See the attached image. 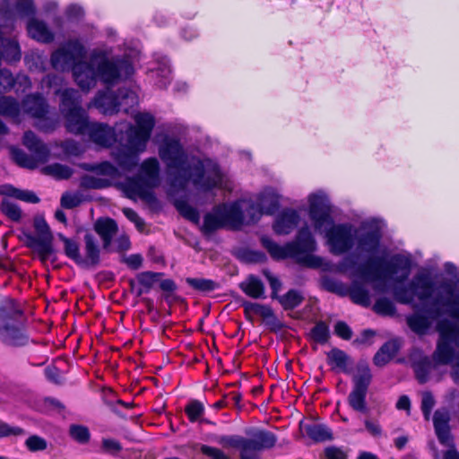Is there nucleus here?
Masks as SVG:
<instances>
[{
    "mask_svg": "<svg viewBox=\"0 0 459 459\" xmlns=\"http://www.w3.org/2000/svg\"><path fill=\"white\" fill-rule=\"evenodd\" d=\"M161 275L160 273H153V272H143L137 274V281L138 282L145 287L148 290H150L153 283L158 280V278Z\"/></svg>",
    "mask_w": 459,
    "mask_h": 459,
    "instance_id": "680f3d73",
    "label": "nucleus"
},
{
    "mask_svg": "<svg viewBox=\"0 0 459 459\" xmlns=\"http://www.w3.org/2000/svg\"><path fill=\"white\" fill-rule=\"evenodd\" d=\"M46 174L54 177L56 179H67L74 170L67 165L54 163L44 168Z\"/></svg>",
    "mask_w": 459,
    "mask_h": 459,
    "instance_id": "c03bdc74",
    "label": "nucleus"
},
{
    "mask_svg": "<svg viewBox=\"0 0 459 459\" xmlns=\"http://www.w3.org/2000/svg\"><path fill=\"white\" fill-rule=\"evenodd\" d=\"M159 156L166 164L170 186L184 190L189 182L209 191L221 185L222 174L217 163L188 155L176 138H166L159 147Z\"/></svg>",
    "mask_w": 459,
    "mask_h": 459,
    "instance_id": "f03ea898",
    "label": "nucleus"
},
{
    "mask_svg": "<svg viewBox=\"0 0 459 459\" xmlns=\"http://www.w3.org/2000/svg\"><path fill=\"white\" fill-rule=\"evenodd\" d=\"M400 348L397 340H390L384 343L373 358L374 364L383 367L387 364L398 352Z\"/></svg>",
    "mask_w": 459,
    "mask_h": 459,
    "instance_id": "473e14b6",
    "label": "nucleus"
},
{
    "mask_svg": "<svg viewBox=\"0 0 459 459\" xmlns=\"http://www.w3.org/2000/svg\"><path fill=\"white\" fill-rule=\"evenodd\" d=\"M279 195L272 188H265L260 193L258 197V204L251 205L255 210L253 219H260L262 214H273L279 208Z\"/></svg>",
    "mask_w": 459,
    "mask_h": 459,
    "instance_id": "5701e85b",
    "label": "nucleus"
},
{
    "mask_svg": "<svg viewBox=\"0 0 459 459\" xmlns=\"http://www.w3.org/2000/svg\"><path fill=\"white\" fill-rule=\"evenodd\" d=\"M368 263L370 264L369 268L365 265L359 266L352 275L359 276L370 282L395 276L394 281L402 283L410 276L412 266L411 257L401 254H395L387 260L383 256L377 257Z\"/></svg>",
    "mask_w": 459,
    "mask_h": 459,
    "instance_id": "39448f33",
    "label": "nucleus"
},
{
    "mask_svg": "<svg viewBox=\"0 0 459 459\" xmlns=\"http://www.w3.org/2000/svg\"><path fill=\"white\" fill-rule=\"evenodd\" d=\"M249 436L245 437V451L239 453L240 459H261L258 453L273 448L277 442V437L264 429L255 430Z\"/></svg>",
    "mask_w": 459,
    "mask_h": 459,
    "instance_id": "2eb2a0df",
    "label": "nucleus"
},
{
    "mask_svg": "<svg viewBox=\"0 0 459 459\" xmlns=\"http://www.w3.org/2000/svg\"><path fill=\"white\" fill-rule=\"evenodd\" d=\"M119 90L117 92L111 91H100L94 98V106L105 115H113L120 110Z\"/></svg>",
    "mask_w": 459,
    "mask_h": 459,
    "instance_id": "393cba45",
    "label": "nucleus"
},
{
    "mask_svg": "<svg viewBox=\"0 0 459 459\" xmlns=\"http://www.w3.org/2000/svg\"><path fill=\"white\" fill-rule=\"evenodd\" d=\"M186 283L192 287L193 289L203 291V292H208L214 290L218 284L213 281L212 280L209 279H203V278H186Z\"/></svg>",
    "mask_w": 459,
    "mask_h": 459,
    "instance_id": "49530a36",
    "label": "nucleus"
},
{
    "mask_svg": "<svg viewBox=\"0 0 459 459\" xmlns=\"http://www.w3.org/2000/svg\"><path fill=\"white\" fill-rule=\"evenodd\" d=\"M239 287L241 290L253 299H265V288L263 281L253 274L248 275Z\"/></svg>",
    "mask_w": 459,
    "mask_h": 459,
    "instance_id": "2f4dec72",
    "label": "nucleus"
},
{
    "mask_svg": "<svg viewBox=\"0 0 459 459\" xmlns=\"http://www.w3.org/2000/svg\"><path fill=\"white\" fill-rule=\"evenodd\" d=\"M14 12L21 18H34L36 14V6L33 0H16Z\"/></svg>",
    "mask_w": 459,
    "mask_h": 459,
    "instance_id": "79ce46f5",
    "label": "nucleus"
},
{
    "mask_svg": "<svg viewBox=\"0 0 459 459\" xmlns=\"http://www.w3.org/2000/svg\"><path fill=\"white\" fill-rule=\"evenodd\" d=\"M123 130L122 126L118 125V128L115 129L103 123H91L86 131L85 134L95 144L102 147H109L115 142L119 143L120 132Z\"/></svg>",
    "mask_w": 459,
    "mask_h": 459,
    "instance_id": "6ab92c4d",
    "label": "nucleus"
},
{
    "mask_svg": "<svg viewBox=\"0 0 459 459\" xmlns=\"http://www.w3.org/2000/svg\"><path fill=\"white\" fill-rule=\"evenodd\" d=\"M312 339L321 344L327 342L330 337L329 327L324 322H318L316 325L311 329L310 332Z\"/></svg>",
    "mask_w": 459,
    "mask_h": 459,
    "instance_id": "864d4df0",
    "label": "nucleus"
},
{
    "mask_svg": "<svg viewBox=\"0 0 459 459\" xmlns=\"http://www.w3.org/2000/svg\"><path fill=\"white\" fill-rule=\"evenodd\" d=\"M160 170L159 160L152 157L144 160L141 163L137 176L140 177V179L144 181L146 185L154 188L157 187L160 182Z\"/></svg>",
    "mask_w": 459,
    "mask_h": 459,
    "instance_id": "a878e982",
    "label": "nucleus"
},
{
    "mask_svg": "<svg viewBox=\"0 0 459 459\" xmlns=\"http://www.w3.org/2000/svg\"><path fill=\"white\" fill-rule=\"evenodd\" d=\"M23 111L32 117L42 119L46 125H39V127L45 131L54 129L56 126V121L49 120L46 117L48 112V105L45 98L39 94H29L22 102Z\"/></svg>",
    "mask_w": 459,
    "mask_h": 459,
    "instance_id": "f3484780",
    "label": "nucleus"
},
{
    "mask_svg": "<svg viewBox=\"0 0 459 459\" xmlns=\"http://www.w3.org/2000/svg\"><path fill=\"white\" fill-rule=\"evenodd\" d=\"M368 389L352 386L348 395V404L355 411L359 413H368L367 394Z\"/></svg>",
    "mask_w": 459,
    "mask_h": 459,
    "instance_id": "72a5a7b5",
    "label": "nucleus"
},
{
    "mask_svg": "<svg viewBox=\"0 0 459 459\" xmlns=\"http://www.w3.org/2000/svg\"><path fill=\"white\" fill-rule=\"evenodd\" d=\"M136 126L122 123L119 146L112 152V157L124 170L132 171L138 164L139 155L146 149L155 126L154 117L150 113L138 112L134 116Z\"/></svg>",
    "mask_w": 459,
    "mask_h": 459,
    "instance_id": "7ed1b4c3",
    "label": "nucleus"
},
{
    "mask_svg": "<svg viewBox=\"0 0 459 459\" xmlns=\"http://www.w3.org/2000/svg\"><path fill=\"white\" fill-rule=\"evenodd\" d=\"M0 340L6 345L23 346L29 342L22 324L0 316Z\"/></svg>",
    "mask_w": 459,
    "mask_h": 459,
    "instance_id": "a211bd4d",
    "label": "nucleus"
},
{
    "mask_svg": "<svg viewBox=\"0 0 459 459\" xmlns=\"http://www.w3.org/2000/svg\"><path fill=\"white\" fill-rule=\"evenodd\" d=\"M4 187L5 190L3 191V194L8 196L14 197L29 204H38L39 202V198L32 191L18 189L12 186H4Z\"/></svg>",
    "mask_w": 459,
    "mask_h": 459,
    "instance_id": "ea45409f",
    "label": "nucleus"
},
{
    "mask_svg": "<svg viewBox=\"0 0 459 459\" xmlns=\"http://www.w3.org/2000/svg\"><path fill=\"white\" fill-rule=\"evenodd\" d=\"M84 255H82V262L79 265L83 267H91L99 264L100 261V249L97 239L93 235L87 233L84 236Z\"/></svg>",
    "mask_w": 459,
    "mask_h": 459,
    "instance_id": "cd10ccee",
    "label": "nucleus"
},
{
    "mask_svg": "<svg viewBox=\"0 0 459 459\" xmlns=\"http://www.w3.org/2000/svg\"><path fill=\"white\" fill-rule=\"evenodd\" d=\"M436 401L433 394L430 392H424L421 397V411L426 420H429L431 411L435 406Z\"/></svg>",
    "mask_w": 459,
    "mask_h": 459,
    "instance_id": "13d9d810",
    "label": "nucleus"
},
{
    "mask_svg": "<svg viewBox=\"0 0 459 459\" xmlns=\"http://www.w3.org/2000/svg\"><path fill=\"white\" fill-rule=\"evenodd\" d=\"M80 185L87 189H102L108 187L110 183L108 179L86 175L82 178Z\"/></svg>",
    "mask_w": 459,
    "mask_h": 459,
    "instance_id": "8fccbe9b",
    "label": "nucleus"
},
{
    "mask_svg": "<svg viewBox=\"0 0 459 459\" xmlns=\"http://www.w3.org/2000/svg\"><path fill=\"white\" fill-rule=\"evenodd\" d=\"M156 73L157 75L161 77V79L157 82L158 86L160 88H166L170 82L171 74L169 63L166 57H162L159 62V66Z\"/></svg>",
    "mask_w": 459,
    "mask_h": 459,
    "instance_id": "603ef678",
    "label": "nucleus"
},
{
    "mask_svg": "<svg viewBox=\"0 0 459 459\" xmlns=\"http://www.w3.org/2000/svg\"><path fill=\"white\" fill-rule=\"evenodd\" d=\"M218 444L225 447L239 449L240 453L245 451V437L238 435L221 436L217 439Z\"/></svg>",
    "mask_w": 459,
    "mask_h": 459,
    "instance_id": "3c124183",
    "label": "nucleus"
},
{
    "mask_svg": "<svg viewBox=\"0 0 459 459\" xmlns=\"http://www.w3.org/2000/svg\"><path fill=\"white\" fill-rule=\"evenodd\" d=\"M262 246L274 259L294 258L299 264L310 268H318L323 264V259L311 253L316 248V243L308 227L301 228L295 238L284 246L274 242L271 238L263 236Z\"/></svg>",
    "mask_w": 459,
    "mask_h": 459,
    "instance_id": "20e7f679",
    "label": "nucleus"
},
{
    "mask_svg": "<svg viewBox=\"0 0 459 459\" xmlns=\"http://www.w3.org/2000/svg\"><path fill=\"white\" fill-rule=\"evenodd\" d=\"M60 203L63 208L73 209L81 204L82 197L79 194L65 193L61 197Z\"/></svg>",
    "mask_w": 459,
    "mask_h": 459,
    "instance_id": "0e129e2a",
    "label": "nucleus"
},
{
    "mask_svg": "<svg viewBox=\"0 0 459 459\" xmlns=\"http://www.w3.org/2000/svg\"><path fill=\"white\" fill-rule=\"evenodd\" d=\"M327 244L333 255H342L350 251L355 244L357 230L351 223L325 225Z\"/></svg>",
    "mask_w": 459,
    "mask_h": 459,
    "instance_id": "f8f14e48",
    "label": "nucleus"
},
{
    "mask_svg": "<svg viewBox=\"0 0 459 459\" xmlns=\"http://www.w3.org/2000/svg\"><path fill=\"white\" fill-rule=\"evenodd\" d=\"M363 231L356 235L357 250L361 253L375 254L378 251L382 238V232L375 224H364Z\"/></svg>",
    "mask_w": 459,
    "mask_h": 459,
    "instance_id": "aec40b11",
    "label": "nucleus"
},
{
    "mask_svg": "<svg viewBox=\"0 0 459 459\" xmlns=\"http://www.w3.org/2000/svg\"><path fill=\"white\" fill-rule=\"evenodd\" d=\"M374 311L383 316H392L395 313V306L392 300L387 298L378 299L374 305Z\"/></svg>",
    "mask_w": 459,
    "mask_h": 459,
    "instance_id": "5fc2aeb1",
    "label": "nucleus"
},
{
    "mask_svg": "<svg viewBox=\"0 0 459 459\" xmlns=\"http://www.w3.org/2000/svg\"><path fill=\"white\" fill-rule=\"evenodd\" d=\"M277 299L285 310H291L302 303L304 297L299 290H290Z\"/></svg>",
    "mask_w": 459,
    "mask_h": 459,
    "instance_id": "a19ab883",
    "label": "nucleus"
},
{
    "mask_svg": "<svg viewBox=\"0 0 459 459\" xmlns=\"http://www.w3.org/2000/svg\"><path fill=\"white\" fill-rule=\"evenodd\" d=\"M20 103L13 97L0 96V115L18 117L20 115Z\"/></svg>",
    "mask_w": 459,
    "mask_h": 459,
    "instance_id": "58836bf2",
    "label": "nucleus"
},
{
    "mask_svg": "<svg viewBox=\"0 0 459 459\" xmlns=\"http://www.w3.org/2000/svg\"><path fill=\"white\" fill-rule=\"evenodd\" d=\"M73 76L82 91H88L96 85L98 78V69L96 64L91 62L81 61L74 66Z\"/></svg>",
    "mask_w": 459,
    "mask_h": 459,
    "instance_id": "412c9836",
    "label": "nucleus"
},
{
    "mask_svg": "<svg viewBox=\"0 0 459 459\" xmlns=\"http://www.w3.org/2000/svg\"><path fill=\"white\" fill-rule=\"evenodd\" d=\"M25 446L30 452H39L47 449L48 442L38 435H32L26 439Z\"/></svg>",
    "mask_w": 459,
    "mask_h": 459,
    "instance_id": "4d7b16f0",
    "label": "nucleus"
},
{
    "mask_svg": "<svg viewBox=\"0 0 459 459\" xmlns=\"http://www.w3.org/2000/svg\"><path fill=\"white\" fill-rule=\"evenodd\" d=\"M372 378L368 363L365 360L359 361L352 374V386L368 389Z\"/></svg>",
    "mask_w": 459,
    "mask_h": 459,
    "instance_id": "7c9ffc66",
    "label": "nucleus"
},
{
    "mask_svg": "<svg viewBox=\"0 0 459 459\" xmlns=\"http://www.w3.org/2000/svg\"><path fill=\"white\" fill-rule=\"evenodd\" d=\"M60 95V112L65 119V127L68 132L82 135L86 134L91 122L89 121L86 111L81 106V95L74 89L56 91Z\"/></svg>",
    "mask_w": 459,
    "mask_h": 459,
    "instance_id": "0eeeda50",
    "label": "nucleus"
},
{
    "mask_svg": "<svg viewBox=\"0 0 459 459\" xmlns=\"http://www.w3.org/2000/svg\"><path fill=\"white\" fill-rule=\"evenodd\" d=\"M200 452L210 459H230L221 449L207 445H201Z\"/></svg>",
    "mask_w": 459,
    "mask_h": 459,
    "instance_id": "338daca9",
    "label": "nucleus"
},
{
    "mask_svg": "<svg viewBox=\"0 0 459 459\" xmlns=\"http://www.w3.org/2000/svg\"><path fill=\"white\" fill-rule=\"evenodd\" d=\"M244 215L240 202L215 206L204 217L202 230L211 234L221 228L238 229L243 225Z\"/></svg>",
    "mask_w": 459,
    "mask_h": 459,
    "instance_id": "1a4fd4ad",
    "label": "nucleus"
},
{
    "mask_svg": "<svg viewBox=\"0 0 459 459\" xmlns=\"http://www.w3.org/2000/svg\"><path fill=\"white\" fill-rule=\"evenodd\" d=\"M437 331L439 339L433 359L437 364H452V377L459 385V325L448 319H442L437 324Z\"/></svg>",
    "mask_w": 459,
    "mask_h": 459,
    "instance_id": "423d86ee",
    "label": "nucleus"
},
{
    "mask_svg": "<svg viewBox=\"0 0 459 459\" xmlns=\"http://www.w3.org/2000/svg\"><path fill=\"white\" fill-rule=\"evenodd\" d=\"M450 412L446 408L437 409L433 415L435 433L439 443L448 446L442 459H459V452L456 450L450 431Z\"/></svg>",
    "mask_w": 459,
    "mask_h": 459,
    "instance_id": "4468645a",
    "label": "nucleus"
},
{
    "mask_svg": "<svg viewBox=\"0 0 459 459\" xmlns=\"http://www.w3.org/2000/svg\"><path fill=\"white\" fill-rule=\"evenodd\" d=\"M37 235L26 233L27 246L33 249L42 263L56 261V250L53 246V234L43 216H36L33 221Z\"/></svg>",
    "mask_w": 459,
    "mask_h": 459,
    "instance_id": "9b49d317",
    "label": "nucleus"
},
{
    "mask_svg": "<svg viewBox=\"0 0 459 459\" xmlns=\"http://www.w3.org/2000/svg\"><path fill=\"white\" fill-rule=\"evenodd\" d=\"M309 217L314 223L315 230L322 231L325 225H332L330 204L324 193H315L308 196Z\"/></svg>",
    "mask_w": 459,
    "mask_h": 459,
    "instance_id": "dca6fc26",
    "label": "nucleus"
},
{
    "mask_svg": "<svg viewBox=\"0 0 459 459\" xmlns=\"http://www.w3.org/2000/svg\"><path fill=\"white\" fill-rule=\"evenodd\" d=\"M22 143L24 146L31 152V155L27 154L25 152L19 148H11L12 158L20 167L35 169L38 164L45 163L48 160L49 157V150L48 146L43 142H41L33 132H25Z\"/></svg>",
    "mask_w": 459,
    "mask_h": 459,
    "instance_id": "9d476101",
    "label": "nucleus"
},
{
    "mask_svg": "<svg viewBox=\"0 0 459 459\" xmlns=\"http://www.w3.org/2000/svg\"><path fill=\"white\" fill-rule=\"evenodd\" d=\"M94 230L102 239L103 248L108 249L117 233L118 227L113 219L100 218L94 224Z\"/></svg>",
    "mask_w": 459,
    "mask_h": 459,
    "instance_id": "c85d7f7f",
    "label": "nucleus"
},
{
    "mask_svg": "<svg viewBox=\"0 0 459 459\" xmlns=\"http://www.w3.org/2000/svg\"><path fill=\"white\" fill-rule=\"evenodd\" d=\"M86 56L84 46L78 39H70L54 51L50 57L51 66L60 72L72 71Z\"/></svg>",
    "mask_w": 459,
    "mask_h": 459,
    "instance_id": "ddd939ff",
    "label": "nucleus"
},
{
    "mask_svg": "<svg viewBox=\"0 0 459 459\" xmlns=\"http://www.w3.org/2000/svg\"><path fill=\"white\" fill-rule=\"evenodd\" d=\"M258 316H262L265 323L273 328L280 327V322L269 306L262 305Z\"/></svg>",
    "mask_w": 459,
    "mask_h": 459,
    "instance_id": "bf43d9fd",
    "label": "nucleus"
},
{
    "mask_svg": "<svg viewBox=\"0 0 459 459\" xmlns=\"http://www.w3.org/2000/svg\"><path fill=\"white\" fill-rule=\"evenodd\" d=\"M445 293H434V281L427 273H416L407 286H395L394 299L411 305L416 312L407 316L409 327L416 333L423 334L432 323L444 315L459 319V276L452 284L440 286Z\"/></svg>",
    "mask_w": 459,
    "mask_h": 459,
    "instance_id": "f257e3e1",
    "label": "nucleus"
},
{
    "mask_svg": "<svg viewBox=\"0 0 459 459\" xmlns=\"http://www.w3.org/2000/svg\"><path fill=\"white\" fill-rule=\"evenodd\" d=\"M57 237L64 243L65 255L79 265V263L82 262V255L80 253L78 243L72 238H66L62 233H58Z\"/></svg>",
    "mask_w": 459,
    "mask_h": 459,
    "instance_id": "4c0bfd02",
    "label": "nucleus"
},
{
    "mask_svg": "<svg viewBox=\"0 0 459 459\" xmlns=\"http://www.w3.org/2000/svg\"><path fill=\"white\" fill-rule=\"evenodd\" d=\"M25 435V430L20 427L11 426L4 421H0V437H18Z\"/></svg>",
    "mask_w": 459,
    "mask_h": 459,
    "instance_id": "69168bd1",
    "label": "nucleus"
},
{
    "mask_svg": "<svg viewBox=\"0 0 459 459\" xmlns=\"http://www.w3.org/2000/svg\"><path fill=\"white\" fill-rule=\"evenodd\" d=\"M101 447L104 452L112 455H117L123 449L120 442L113 438H103L101 441Z\"/></svg>",
    "mask_w": 459,
    "mask_h": 459,
    "instance_id": "774afa93",
    "label": "nucleus"
},
{
    "mask_svg": "<svg viewBox=\"0 0 459 459\" xmlns=\"http://www.w3.org/2000/svg\"><path fill=\"white\" fill-rule=\"evenodd\" d=\"M326 356L327 363L333 368H338L344 373H350L348 366L351 361L350 356L345 351L338 348H333L326 353Z\"/></svg>",
    "mask_w": 459,
    "mask_h": 459,
    "instance_id": "f704fd0d",
    "label": "nucleus"
},
{
    "mask_svg": "<svg viewBox=\"0 0 459 459\" xmlns=\"http://www.w3.org/2000/svg\"><path fill=\"white\" fill-rule=\"evenodd\" d=\"M300 221L299 212L294 209H284L275 218L273 225L277 235H288L293 231Z\"/></svg>",
    "mask_w": 459,
    "mask_h": 459,
    "instance_id": "b1692460",
    "label": "nucleus"
},
{
    "mask_svg": "<svg viewBox=\"0 0 459 459\" xmlns=\"http://www.w3.org/2000/svg\"><path fill=\"white\" fill-rule=\"evenodd\" d=\"M412 368L415 372L417 380L420 384L426 383L429 379V374L434 368V364L431 359L417 351L411 356Z\"/></svg>",
    "mask_w": 459,
    "mask_h": 459,
    "instance_id": "bb28decb",
    "label": "nucleus"
},
{
    "mask_svg": "<svg viewBox=\"0 0 459 459\" xmlns=\"http://www.w3.org/2000/svg\"><path fill=\"white\" fill-rule=\"evenodd\" d=\"M121 189L125 195L132 200L140 198L146 202H152L155 198L152 192L153 187L146 185L137 175L127 178L125 182L121 184Z\"/></svg>",
    "mask_w": 459,
    "mask_h": 459,
    "instance_id": "4be33fe9",
    "label": "nucleus"
},
{
    "mask_svg": "<svg viewBox=\"0 0 459 459\" xmlns=\"http://www.w3.org/2000/svg\"><path fill=\"white\" fill-rule=\"evenodd\" d=\"M323 287L329 292L345 297L348 295L349 287L342 281L332 277H325L322 281Z\"/></svg>",
    "mask_w": 459,
    "mask_h": 459,
    "instance_id": "37998d69",
    "label": "nucleus"
},
{
    "mask_svg": "<svg viewBox=\"0 0 459 459\" xmlns=\"http://www.w3.org/2000/svg\"><path fill=\"white\" fill-rule=\"evenodd\" d=\"M204 411V405L198 401H193L186 407V413L192 422L196 421L202 416Z\"/></svg>",
    "mask_w": 459,
    "mask_h": 459,
    "instance_id": "052dcab7",
    "label": "nucleus"
},
{
    "mask_svg": "<svg viewBox=\"0 0 459 459\" xmlns=\"http://www.w3.org/2000/svg\"><path fill=\"white\" fill-rule=\"evenodd\" d=\"M30 36L43 43H50L54 40V33L49 30L46 22L36 19H30L27 24Z\"/></svg>",
    "mask_w": 459,
    "mask_h": 459,
    "instance_id": "c756f323",
    "label": "nucleus"
},
{
    "mask_svg": "<svg viewBox=\"0 0 459 459\" xmlns=\"http://www.w3.org/2000/svg\"><path fill=\"white\" fill-rule=\"evenodd\" d=\"M91 62L96 64L100 81L109 87L128 79L134 72L128 59L118 56L109 58L100 52L91 54Z\"/></svg>",
    "mask_w": 459,
    "mask_h": 459,
    "instance_id": "6e6552de",
    "label": "nucleus"
},
{
    "mask_svg": "<svg viewBox=\"0 0 459 459\" xmlns=\"http://www.w3.org/2000/svg\"><path fill=\"white\" fill-rule=\"evenodd\" d=\"M71 437L80 444H86L91 438L89 429L83 425L73 424L69 428Z\"/></svg>",
    "mask_w": 459,
    "mask_h": 459,
    "instance_id": "09e8293b",
    "label": "nucleus"
},
{
    "mask_svg": "<svg viewBox=\"0 0 459 459\" xmlns=\"http://www.w3.org/2000/svg\"><path fill=\"white\" fill-rule=\"evenodd\" d=\"M351 299L358 305L362 307H368L370 305L369 291L360 283L354 281L349 287L348 295Z\"/></svg>",
    "mask_w": 459,
    "mask_h": 459,
    "instance_id": "c9c22d12",
    "label": "nucleus"
},
{
    "mask_svg": "<svg viewBox=\"0 0 459 459\" xmlns=\"http://www.w3.org/2000/svg\"><path fill=\"white\" fill-rule=\"evenodd\" d=\"M307 435L316 442H324L333 439V432L326 425L309 424L306 426Z\"/></svg>",
    "mask_w": 459,
    "mask_h": 459,
    "instance_id": "e433bc0d",
    "label": "nucleus"
},
{
    "mask_svg": "<svg viewBox=\"0 0 459 459\" xmlns=\"http://www.w3.org/2000/svg\"><path fill=\"white\" fill-rule=\"evenodd\" d=\"M91 169L100 175L108 176L110 178H116L119 175L117 168H116L108 161H104L100 164H98Z\"/></svg>",
    "mask_w": 459,
    "mask_h": 459,
    "instance_id": "e2e57ef3",
    "label": "nucleus"
},
{
    "mask_svg": "<svg viewBox=\"0 0 459 459\" xmlns=\"http://www.w3.org/2000/svg\"><path fill=\"white\" fill-rule=\"evenodd\" d=\"M119 102H123L120 105V109L128 113L129 109L138 103V98L134 91L122 88L119 89Z\"/></svg>",
    "mask_w": 459,
    "mask_h": 459,
    "instance_id": "a18cd8bd",
    "label": "nucleus"
},
{
    "mask_svg": "<svg viewBox=\"0 0 459 459\" xmlns=\"http://www.w3.org/2000/svg\"><path fill=\"white\" fill-rule=\"evenodd\" d=\"M0 209L13 221H19L22 218V210L19 205L8 199H4Z\"/></svg>",
    "mask_w": 459,
    "mask_h": 459,
    "instance_id": "de8ad7c7",
    "label": "nucleus"
},
{
    "mask_svg": "<svg viewBox=\"0 0 459 459\" xmlns=\"http://www.w3.org/2000/svg\"><path fill=\"white\" fill-rule=\"evenodd\" d=\"M180 214L190 221L197 223L199 221L198 211L185 202H178L176 204Z\"/></svg>",
    "mask_w": 459,
    "mask_h": 459,
    "instance_id": "6e6d98bb",
    "label": "nucleus"
}]
</instances>
